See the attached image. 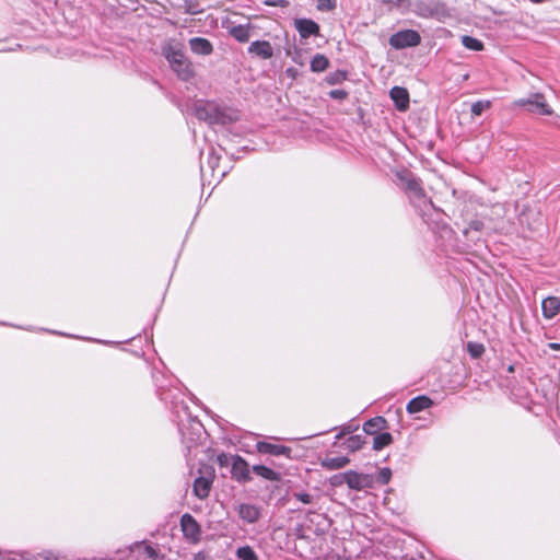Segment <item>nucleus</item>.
I'll return each instance as SVG.
<instances>
[{"instance_id": "nucleus-3", "label": "nucleus", "mask_w": 560, "mask_h": 560, "mask_svg": "<svg viewBox=\"0 0 560 560\" xmlns=\"http://www.w3.org/2000/svg\"><path fill=\"white\" fill-rule=\"evenodd\" d=\"M515 106L527 107V110L538 115H551L552 109L546 102L541 93H533L528 97L520 98L514 102Z\"/></svg>"}, {"instance_id": "nucleus-14", "label": "nucleus", "mask_w": 560, "mask_h": 560, "mask_svg": "<svg viewBox=\"0 0 560 560\" xmlns=\"http://www.w3.org/2000/svg\"><path fill=\"white\" fill-rule=\"evenodd\" d=\"M190 50L196 55L209 56L213 51L212 44L203 37H194L189 39Z\"/></svg>"}, {"instance_id": "nucleus-15", "label": "nucleus", "mask_w": 560, "mask_h": 560, "mask_svg": "<svg viewBox=\"0 0 560 560\" xmlns=\"http://www.w3.org/2000/svg\"><path fill=\"white\" fill-rule=\"evenodd\" d=\"M541 310L545 318H553L560 312V299L557 296H548L544 299Z\"/></svg>"}, {"instance_id": "nucleus-34", "label": "nucleus", "mask_w": 560, "mask_h": 560, "mask_svg": "<svg viewBox=\"0 0 560 560\" xmlns=\"http://www.w3.org/2000/svg\"><path fill=\"white\" fill-rule=\"evenodd\" d=\"M266 5L285 8L289 5L288 0H265Z\"/></svg>"}, {"instance_id": "nucleus-30", "label": "nucleus", "mask_w": 560, "mask_h": 560, "mask_svg": "<svg viewBox=\"0 0 560 560\" xmlns=\"http://www.w3.org/2000/svg\"><path fill=\"white\" fill-rule=\"evenodd\" d=\"M390 477H392V470L389 468H382L380 471H378V475H377V481L381 483V485H386L389 482L390 480Z\"/></svg>"}, {"instance_id": "nucleus-25", "label": "nucleus", "mask_w": 560, "mask_h": 560, "mask_svg": "<svg viewBox=\"0 0 560 560\" xmlns=\"http://www.w3.org/2000/svg\"><path fill=\"white\" fill-rule=\"evenodd\" d=\"M462 44L467 49H470V50L479 51L483 48V44L479 39L471 37V36H467V35L462 37Z\"/></svg>"}, {"instance_id": "nucleus-45", "label": "nucleus", "mask_w": 560, "mask_h": 560, "mask_svg": "<svg viewBox=\"0 0 560 560\" xmlns=\"http://www.w3.org/2000/svg\"><path fill=\"white\" fill-rule=\"evenodd\" d=\"M508 371H509V372H513V371H514V366H513V365H510V366L508 368Z\"/></svg>"}, {"instance_id": "nucleus-2", "label": "nucleus", "mask_w": 560, "mask_h": 560, "mask_svg": "<svg viewBox=\"0 0 560 560\" xmlns=\"http://www.w3.org/2000/svg\"><path fill=\"white\" fill-rule=\"evenodd\" d=\"M163 54L180 80L188 81L194 77L192 65L182 49L168 46Z\"/></svg>"}, {"instance_id": "nucleus-4", "label": "nucleus", "mask_w": 560, "mask_h": 560, "mask_svg": "<svg viewBox=\"0 0 560 560\" xmlns=\"http://www.w3.org/2000/svg\"><path fill=\"white\" fill-rule=\"evenodd\" d=\"M200 476L195 479L192 491L194 494L203 500L209 497L214 480V469L211 466H205L199 469Z\"/></svg>"}, {"instance_id": "nucleus-27", "label": "nucleus", "mask_w": 560, "mask_h": 560, "mask_svg": "<svg viewBox=\"0 0 560 560\" xmlns=\"http://www.w3.org/2000/svg\"><path fill=\"white\" fill-rule=\"evenodd\" d=\"M467 351L472 359L480 358L485 352V347L481 343L469 341L467 342Z\"/></svg>"}, {"instance_id": "nucleus-18", "label": "nucleus", "mask_w": 560, "mask_h": 560, "mask_svg": "<svg viewBox=\"0 0 560 560\" xmlns=\"http://www.w3.org/2000/svg\"><path fill=\"white\" fill-rule=\"evenodd\" d=\"M384 429H386V420L383 417L372 418L363 424L364 432L370 435H375Z\"/></svg>"}, {"instance_id": "nucleus-40", "label": "nucleus", "mask_w": 560, "mask_h": 560, "mask_svg": "<svg viewBox=\"0 0 560 560\" xmlns=\"http://www.w3.org/2000/svg\"><path fill=\"white\" fill-rule=\"evenodd\" d=\"M343 78H345V75H343V74L338 73V74H336L335 77H330V78L328 79V82H329L330 84H335V83L339 82V81H340L341 79H343Z\"/></svg>"}, {"instance_id": "nucleus-38", "label": "nucleus", "mask_w": 560, "mask_h": 560, "mask_svg": "<svg viewBox=\"0 0 560 560\" xmlns=\"http://www.w3.org/2000/svg\"><path fill=\"white\" fill-rule=\"evenodd\" d=\"M432 405H433V401L429 397L422 395V398H421L422 411L424 409L430 408Z\"/></svg>"}, {"instance_id": "nucleus-11", "label": "nucleus", "mask_w": 560, "mask_h": 560, "mask_svg": "<svg viewBox=\"0 0 560 560\" xmlns=\"http://www.w3.org/2000/svg\"><path fill=\"white\" fill-rule=\"evenodd\" d=\"M232 477L240 481L246 482L249 480V469L247 463L240 456L232 457Z\"/></svg>"}, {"instance_id": "nucleus-20", "label": "nucleus", "mask_w": 560, "mask_h": 560, "mask_svg": "<svg viewBox=\"0 0 560 560\" xmlns=\"http://www.w3.org/2000/svg\"><path fill=\"white\" fill-rule=\"evenodd\" d=\"M253 471L265 478L266 480H270V481H279L281 479V476L279 472L272 470L271 468L269 467H266L264 465H255L253 467Z\"/></svg>"}, {"instance_id": "nucleus-12", "label": "nucleus", "mask_w": 560, "mask_h": 560, "mask_svg": "<svg viewBox=\"0 0 560 560\" xmlns=\"http://www.w3.org/2000/svg\"><path fill=\"white\" fill-rule=\"evenodd\" d=\"M248 52L261 59H269L273 56V48L267 40H256L249 45Z\"/></svg>"}, {"instance_id": "nucleus-26", "label": "nucleus", "mask_w": 560, "mask_h": 560, "mask_svg": "<svg viewBox=\"0 0 560 560\" xmlns=\"http://www.w3.org/2000/svg\"><path fill=\"white\" fill-rule=\"evenodd\" d=\"M180 9H183L184 13L187 14H199L202 12V9L199 8V4L195 0H184L183 4L180 5Z\"/></svg>"}, {"instance_id": "nucleus-32", "label": "nucleus", "mask_w": 560, "mask_h": 560, "mask_svg": "<svg viewBox=\"0 0 560 560\" xmlns=\"http://www.w3.org/2000/svg\"><path fill=\"white\" fill-rule=\"evenodd\" d=\"M293 497L304 504H311L314 501V497L306 492H294Z\"/></svg>"}, {"instance_id": "nucleus-36", "label": "nucleus", "mask_w": 560, "mask_h": 560, "mask_svg": "<svg viewBox=\"0 0 560 560\" xmlns=\"http://www.w3.org/2000/svg\"><path fill=\"white\" fill-rule=\"evenodd\" d=\"M330 97L335 100H343L347 97V92L343 90H332L329 92Z\"/></svg>"}, {"instance_id": "nucleus-17", "label": "nucleus", "mask_w": 560, "mask_h": 560, "mask_svg": "<svg viewBox=\"0 0 560 560\" xmlns=\"http://www.w3.org/2000/svg\"><path fill=\"white\" fill-rule=\"evenodd\" d=\"M253 26L250 24L246 25H233L229 28V33L240 43H246L250 37V28Z\"/></svg>"}, {"instance_id": "nucleus-33", "label": "nucleus", "mask_w": 560, "mask_h": 560, "mask_svg": "<svg viewBox=\"0 0 560 560\" xmlns=\"http://www.w3.org/2000/svg\"><path fill=\"white\" fill-rule=\"evenodd\" d=\"M358 429L357 425L347 424L342 427L341 431L336 435V440H341L346 434L352 433Z\"/></svg>"}, {"instance_id": "nucleus-42", "label": "nucleus", "mask_w": 560, "mask_h": 560, "mask_svg": "<svg viewBox=\"0 0 560 560\" xmlns=\"http://www.w3.org/2000/svg\"><path fill=\"white\" fill-rule=\"evenodd\" d=\"M548 348L553 350V351H559L560 350V343H558V342H550L548 345Z\"/></svg>"}, {"instance_id": "nucleus-1", "label": "nucleus", "mask_w": 560, "mask_h": 560, "mask_svg": "<svg viewBox=\"0 0 560 560\" xmlns=\"http://www.w3.org/2000/svg\"><path fill=\"white\" fill-rule=\"evenodd\" d=\"M195 115L209 125H230L238 120V112L214 102H197Z\"/></svg>"}, {"instance_id": "nucleus-23", "label": "nucleus", "mask_w": 560, "mask_h": 560, "mask_svg": "<svg viewBox=\"0 0 560 560\" xmlns=\"http://www.w3.org/2000/svg\"><path fill=\"white\" fill-rule=\"evenodd\" d=\"M364 444V440L361 435H352L343 442V446L349 452L359 451Z\"/></svg>"}, {"instance_id": "nucleus-28", "label": "nucleus", "mask_w": 560, "mask_h": 560, "mask_svg": "<svg viewBox=\"0 0 560 560\" xmlns=\"http://www.w3.org/2000/svg\"><path fill=\"white\" fill-rule=\"evenodd\" d=\"M491 106L490 101H478L471 105V113L475 116L481 115L486 109Z\"/></svg>"}, {"instance_id": "nucleus-35", "label": "nucleus", "mask_w": 560, "mask_h": 560, "mask_svg": "<svg viewBox=\"0 0 560 560\" xmlns=\"http://www.w3.org/2000/svg\"><path fill=\"white\" fill-rule=\"evenodd\" d=\"M143 552H144L145 557H148L152 560H155L159 557L158 551L151 546H145Z\"/></svg>"}, {"instance_id": "nucleus-37", "label": "nucleus", "mask_w": 560, "mask_h": 560, "mask_svg": "<svg viewBox=\"0 0 560 560\" xmlns=\"http://www.w3.org/2000/svg\"><path fill=\"white\" fill-rule=\"evenodd\" d=\"M230 459H232V458L224 453L219 454L217 457V462L220 466H228L230 463Z\"/></svg>"}, {"instance_id": "nucleus-41", "label": "nucleus", "mask_w": 560, "mask_h": 560, "mask_svg": "<svg viewBox=\"0 0 560 560\" xmlns=\"http://www.w3.org/2000/svg\"><path fill=\"white\" fill-rule=\"evenodd\" d=\"M432 422L431 413H429V418L422 415V428L425 427L428 423Z\"/></svg>"}, {"instance_id": "nucleus-24", "label": "nucleus", "mask_w": 560, "mask_h": 560, "mask_svg": "<svg viewBox=\"0 0 560 560\" xmlns=\"http://www.w3.org/2000/svg\"><path fill=\"white\" fill-rule=\"evenodd\" d=\"M237 560H258L257 553L250 546H243L236 550Z\"/></svg>"}, {"instance_id": "nucleus-39", "label": "nucleus", "mask_w": 560, "mask_h": 560, "mask_svg": "<svg viewBox=\"0 0 560 560\" xmlns=\"http://www.w3.org/2000/svg\"><path fill=\"white\" fill-rule=\"evenodd\" d=\"M191 560H210V556L205 551H199L192 557Z\"/></svg>"}, {"instance_id": "nucleus-44", "label": "nucleus", "mask_w": 560, "mask_h": 560, "mask_svg": "<svg viewBox=\"0 0 560 560\" xmlns=\"http://www.w3.org/2000/svg\"><path fill=\"white\" fill-rule=\"evenodd\" d=\"M533 3L539 4L542 3L545 0H529Z\"/></svg>"}, {"instance_id": "nucleus-6", "label": "nucleus", "mask_w": 560, "mask_h": 560, "mask_svg": "<svg viewBox=\"0 0 560 560\" xmlns=\"http://www.w3.org/2000/svg\"><path fill=\"white\" fill-rule=\"evenodd\" d=\"M420 42V35L416 31L407 30L397 32L389 38V44L397 49L416 46Z\"/></svg>"}, {"instance_id": "nucleus-10", "label": "nucleus", "mask_w": 560, "mask_h": 560, "mask_svg": "<svg viewBox=\"0 0 560 560\" xmlns=\"http://www.w3.org/2000/svg\"><path fill=\"white\" fill-rule=\"evenodd\" d=\"M294 26L299 32L300 36L304 39L310 36L319 35V25L310 19H298L294 21Z\"/></svg>"}, {"instance_id": "nucleus-21", "label": "nucleus", "mask_w": 560, "mask_h": 560, "mask_svg": "<svg viewBox=\"0 0 560 560\" xmlns=\"http://www.w3.org/2000/svg\"><path fill=\"white\" fill-rule=\"evenodd\" d=\"M329 67V60L322 54H316L311 61V70L313 72H323Z\"/></svg>"}, {"instance_id": "nucleus-29", "label": "nucleus", "mask_w": 560, "mask_h": 560, "mask_svg": "<svg viewBox=\"0 0 560 560\" xmlns=\"http://www.w3.org/2000/svg\"><path fill=\"white\" fill-rule=\"evenodd\" d=\"M317 10L327 12L332 11L336 8V1L335 0H317L316 4Z\"/></svg>"}, {"instance_id": "nucleus-31", "label": "nucleus", "mask_w": 560, "mask_h": 560, "mask_svg": "<svg viewBox=\"0 0 560 560\" xmlns=\"http://www.w3.org/2000/svg\"><path fill=\"white\" fill-rule=\"evenodd\" d=\"M407 411L411 415L420 411V396L415 397L408 402Z\"/></svg>"}, {"instance_id": "nucleus-16", "label": "nucleus", "mask_w": 560, "mask_h": 560, "mask_svg": "<svg viewBox=\"0 0 560 560\" xmlns=\"http://www.w3.org/2000/svg\"><path fill=\"white\" fill-rule=\"evenodd\" d=\"M390 97L399 110H405L409 104V95L406 89L395 86L390 90Z\"/></svg>"}, {"instance_id": "nucleus-9", "label": "nucleus", "mask_w": 560, "mask_h": 560, "mask_svg": "<svg viewBox=\"0 0 560 560\" xmlns=\"http://www.w3.org/2000/svg\"><path fill=\"white\" fill-rule=\"evenodd\" d=\"M256 448L261 454H269L273 456H285L288 458L291 457L292 450L284 445L272 444L269 442H257Z\"/></svg>"}, {"instance_id": "nucleus-8", "label": "nucleus", "mask_w": 560, "mask_h": 560, "mask_svg": "<svg viewBox=\"0 0 560 560\" xmlns=\"http://www.w3.org/2000/svg\"><path fill=\"white\" fill-rule=\"evenodd\" d=\"M346 483L350 489L362 490L372 487L373 479L369 475L358 474L355 471H348L345 474Z\"/></svg>"}, {"instance_id": "nucleus-19", "label": "nucleus", "mask_w": 560, "mask_h": 560, "mask_svg": "<svg viewBox=\"0 0 560 560\" xmlns=\"http://www.w3.org/2000/svg\"><path fill=\"white\" fill-rule=\"evenodd\" d=\"M349 462L350 459L346 456L326 457L322 460V466L330 470H336L343 468Z\"/></svg>"}, {"instance_id": "nucleus-7", "label": "nucleus", "mask_w": 560, "mask_h": 560, "mask_svg": "<svg viewBox=\"0 0 560 560\" xmlns=\"http://www.w3.org/2000/svg\"><path fill=\"white\" fill-rule=\"evenodd\" d=\"M397 178L400 186L406 190L410 202L416 203L419 199V187L417 180L412 177L411 173L404 170L397 173Z\"/></svg>"}, {"instance_id": "nucleus-13", "label": "nucleus", "mask_w": 560, "mask_h": 560, "mask_svg": "<svg viewBox=\"0 0 560 560\" xmlns=\"http://www.w3.org/2000/svg\"><path fill=\"white\" fill-rule=\"evenodd\" d=\"M238 516L246 523H256L260 517V510L254 504L243 503L237 508Z\"/></svg>"}, {"instance_id": "nucleus-5", "label": "nucleus", "mask_w": 560, "mask_h": 560, "mask_svg": "<svg viewBox=\"0 0 560 560\" xmlns=\"http://www.w3.org/2000/svg\"><path fill=\"white\" fill-rule=\"evenodd\" d=\"M180 529L186 540L190 544H198L201 539V526L196 518L189 513H185L180 517Z\"/></svg>"}, {"instance_id": "nucleus-22", "label": "nucleus", "mask_w": 560, "mask_h": 560, "mask_svg": "<svg viewBox=\"0 0 560 560\" xmlns=\"http://www.w3.org/2000/svg\"><path fill=\"white\" fill-rule=\"evenodd\" d=\"M393 441V438L390 435V433H387V432H383V433H377L375 434V438L373 440V448L375 451H380L382 448H384L385 446L389 445Z\"/></svg>"}, {"instance_id": "nucleus-43", "label": "nucleus", "mask_w": 560, "mask_h": 560, "mask_svg": "<svg viewBox=\"0 0 560 560\" xmlns=\"http://www.w3.org/2000/svg\"><path fill=\"white\" fill-rule=\"evenodd\" d=\"M472 228H474L475 230H479V228H480V223H478V222H474V223H472Z\"/></svg>"}]
</instances>
